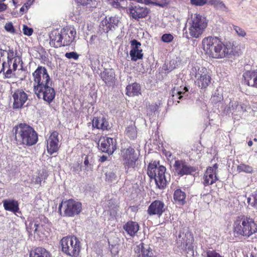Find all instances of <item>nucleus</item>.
I'll return each instance as SVG.
<instances>
[{"mask_svg":"<svg viewBox=\"0 0 257 257\" xmlns=\"http://www.w3.org/2000/svg\"><path fill=\"white\" fill-rule=\"evenodd\" d=\"M33 91L37 97L49 104L55 98L56 92L52 81L45 67L38 66L32 73Z\"/></svg>","mask_w":257,"mask_h":257,"instance_id":"nucleus-1","label":"nucleus"},{"mask_svg":"<svg viewBox=\"0 0 257 257\" xmlns=\"http://www.w3.org/2000/svg\"><path fill=\"white\" fill-rule=\"evenodd\" d=\"M202 44L206 54L212 58L222 59L234 55L231 46L224 44L217 37H205L202 40Z\"/></svg>","mask_w":257,"mask_h":257,"instance_id":"nucleus-2","label":"nucleus"},{"mask_svg":"<svg viewBox=\"0 0 257 257\" xmlns=\"http://www.w3.org/2000/svg\"><path fill=\"white\" fill-rule=\"evenodd\" d=\"M12 132L18 145L30 147L38 142V134L33 127L25 123H20L15 125Z\"/></svg>","mask_w":257,"mask_h":257,"instance_id":"nucleus-3","label":"nucleus"},{"mask_svg":"<svg viewBox=\"0 0 257 257\" xmlns=\"http://www.w3.org/2000/svg\"><path fill=\"white\" fill-rule=\"evenodd\" d=\"M166 171V167L161 165L159 161H152L148 166V175L151 179L155 180L157 187L161 190L164 189L167 186Z\"/></svg>","mask_w":257,"mask_h":257,"instance_id":"nucleus-4","label":"nucleus"},{"mask_svg":"<svg viewBox=\"0 0 257 257\" xmlns=\"http://www.w3.org/2000/svg\"><path fill=\"white\" fill-rule=\"evenodd\" d=\"M190 74L195 78V84L200 89L205 90L211 82V77L205 67L194 66Z\"/></svg>","mask_w":257,"mask_h":257,"instance_id":"nucleus-5","label":"nucleus"},{"mask_svg":"<svg viewBox=\"0 0 257 257\" xmlns=\"http://www.w3.org/2000/svg\"><path fill=\"white\" fill-rule=\"evenodd\" d=\"M62 251L71 256L78 255L80 250V242L74 236L63 237L60 241Z\"/></svg>","mask_w":257,"mask_h":257,"instance_id":"nucleus-6","label":"nucleus"},{"mask_svg":"<svg viewBox=\"0 0 257 257\" xmlns=\"http://www.w3.org/2000/svg\"><path fill=\"white\" fill-rule=\"evenodd\" d=\"M189 33L191 38H198L203 34L207 26L205 18L196 14L189 23Z\"/></svg>","mask_w":257,"mask_h":257,"instance_id":"nucleus-7","label":"nucleus"},{"mask_svg":"<svg viewBox=\"0 0 257 257\" xmlns=\"http://www.w3.org/2000/svg\"><path fill=\"white\" fill-rule=\"evenodd\" d=\"M29 91L25 88L13 89L11 88L10 93L13 100V108L14 109H21L26 105L25 103L29 99Z\"/></svg>","mask_w":257,"mask_h":257,"instance_id":"nucleus-8","label":"nucleus"},{"mask_svg":"<svg viewBox=\"0 0 257 257\" xmlns=\"http://www.w3.org/2000/svg\"><path fill=\"white\" fill-rule=\"evenodd\" d=\"M121 156L123 161V165L126 172L134 169L137 166L139 156L134 148L129 147L121 150Z\"/></svg>","mask_w":257,"mask_h":257,"instance_id":"nucleus-9","label":"nucleus"},{"mask_svg":"<svg viewBox=\"0 0 257 257\" xmlns=\"http://www.w3.org/2000/svg\"><path fill=\"white\" fill-rule=\"evenodd\" d=\"M175 173L180 176L192 175L196 168L190 165L185 160H176L173 165Z\"/></svg>","mask_w":257,"mask_h":257,"instance_id":"nucleus-10","label":"nucleus"},{"mask_svg":"<svg viewBox=\"0 0 257 257\" xmlns=\"http://www.w3.org/2000/svg\"><path fill=\"white\" fill-rule=\"evenodd\" d=\"M98 145L100 150L109 155L113 154L116 149V140L106 136L101 137Z\"/></svg>","mask_w":257,"mask_h":257,"instance_id":"nucleus-11","label":"nucleus"},{"mask_svg":"<svg viewBox=\"0 0 257 257\" xmlns=\"http://www.w3.org/2000/svg\"><path fill=\"white\" fill-rule=\"evenodd\" d=\"M177 243L183 248L190 251L192 254L194 253L193 246L192 244L194 241V238L192 233L187 231L185 233L181 231L178 235L177 239Z\"/></svg>","mask_w":257,"mask_h":257,"instance_id":"nucleus-12","label":"nucleus"},{"mask_svg":"<svg viewBox=\"0 0 257 257\" xmlns=\"http://www.w3.org/2000/svg\"><path fill=\"white\" fill-rule=\"evenodd\" d=\"M47 150L50 155L58 152L59 149V133L57 131H53L50 132L48 138L46 140Z\"/></svg>","mask_w":257,"mask_h":257,"instance_id":"nucleus-13","label":"nucleus"},{"mask_svg":"<svg viewBox=\"0 0 257 257\" xmlns=\"http://www.w3.org/2000/svg\"><path fill=\"white\" fill-rule=\"evenodd\" d=\"M218 168V165L215 164L212 167H207L205 172L203 179L202 183L205 186L212 185L218 180L217 177L216 171Z\"/></svg>","mask_w":257,"mask_h":257,"instance_id":"nucleus-14","label":"nucleus"},{"mask_svg":"<svg viewBox=\"0 0 257 257\" xmlns=\"http://www.w3.org/2000/svg\"><path fill=\"white\" fill-rule=\"evenodd\" d=\"M76 32L74 28L65 27L61 30L62 47L70 46L74 41Z\"/></svg>","mask_w":257,"mask_h":257,"instance_id":"nucleus-15","label":"nucleus"},{"mask_svg":"<svg viewBox=\"0 0 257 257\" xmlns=\"http://www.w3.org/2000/svg\"><path fill=\"white\" fill-rule=\"evenodd\" d=\"M119 20L115 16L106 17L102 20L100 25V28L103 32L108 33L110 31L115 30L118 27Z\"/></svg>","mask_w":257,"mask_h":257,"instance_id":"nucleus-16","label":"nucleus"},{"mask_svg":"<svg viewBox=\"0 0 257 257\" xmlns=\"http://www.w3.org/2000/svg\"><path fill=\"white\" fill-rule=\"evenodd\" d=\"M243 222L244 224V236L248 237L257 231V226L253 220L250 217L245 215L243 216Z\"/></svg>","mask_w":257,"mask_h":257,"instance_id":"nucleus-17","label":"nucleus"},{"mask_svg":"<svg viewBox=\"0 0 257 257\" xmlns=\"http://www.w3.org/2000/svg\"><path fill=\"white\" fill-rule=\"evenodd\" d=\"M132 49L130 51V54L132 60L137 61L139 59H142L143 58V50L139 49L141 46V44L137 40L134 39L131 42Z\"/></svg>","mask_w":257,"mask_h":257,"instance_id":"nucleus-18","label":"nucleus"},{"mask_svg":"<svg viewBox=\"0 0 257 257\" xmlns=\"http://www.w3.org/2000/svg\"><path fill=\"white\" fill-rule=\"evenodd\" d=\"M130 12L133 18L139 20L146 18L149 13V9L146 7L135 6L130 8Z\"/></svg>","mask_w":257,"mask_h":257,"instance_id":"nucleus-19","label":"nucleus"},{"mask_svg":"<svg viewBox=\"0 0 257 257\" xmlns=\"http://www.w3.org/2000/svg\"><path fill=\"white\" fill-rule=\"evenodd\" d=\"M100 76L107 86H111L115 81V74L113 69H104L101 72Z\"/></svg>","mask_w":257,"mask_h":257,"instance_id":"nucleus-20","label":"nucleus"},{"mask_svg":"<svg viewBox=\"0 0 257 257\" xmlns=\"http://www.w3.org/2000/svg\"><path fill=\"white\" fill-rule=\"evenodd\" d=\"M243 77L246 85L257 88V71H247L243 73Z\"/></svg>","mask_w":257,"mask_h":257,"instance_id":"nucleus-21","label":"nucleus"},{"mask_svg":"<svg viewBox=\"0 0 257 257\" xmlns=\"http://www.w3.org/2000/svg\"><path fill=\"white\" fill-rule=\"evenodd\" d=\"M50 45L54 48L62 47V39L61 37V31L54 30L49 34Z\"/></svg>","mask_w":257,"mask_h":257,"instance_id":"nucleus-22","label":"nucleus"},{"mask_svg":"<svg viewBox=\"0 0 257 257\" xmlns=\"http://www.w3.org/2000/svg\"><path fill=\"white\" fill-rule=\"evenodd\" d=\"M92 127L102 131H108L110 128L108 122L104 117H94L92 120Z\"/></svg>","mask_w":257,"mask_h":257,"instance_id":"nucleus-23","label":"nucleus"},{"mask_svg":"<svg viewBox=\"0 0 257 257\" xmlns=\"http://www.w3.org/2000/svg\"><path fill=\"white\" fill-rule=\"evenodd\" d=\"M243 216H244V215L237 216L233 223L234 232L237 235L244 236V222H243Z\"/></svg>","mask_w":257,"mask_h":257,"instance_id":"nucleus-24","label":"nucleus"},{"mask_svg":"<svg viewBox=\"0 0 257 257\" xmlns=\"http://www.w3.org/2000/svg\"><path fill=\"white\" fill-rule=\"evenodd\" d=\"M126 95L132 97L141 94V87L136 82L128 85L126 87Z\"/></svg>","mask_w":257,"mask_h":257,"instance_id":"nucleus-25","label":"nucleus"},{"mask_svg":"<svg viewBox=\"0 0 257 257\" xmlns=\"http://www.w3.org/2000/svg\"><path fill=\"white\" fill-rule=\"evenodd\" d=\"M186 194L181 189H176L173 194V198L176 204L184 205L186 203Z\"/></svg>","mask_w":257,"mask_h":257,"instance_id":"nucleus-26","label":"nucleus"},{"mask_svg":"<svg viewBox=\"0 0 257 257\" xmlns=\"http://www.w3.org/2000/svg\"><path fill=\"white\" fill-rule=\"evenodd\" d=\"M123 228L128 234L134 236L139 230V225L137 222L130 221L126 223Z\"/></svg>","mask_w":257,"mask_h":257,"instance_id":"nucleus-27","label":"nucleus"},{"mask_svg":"<svg viewBox=\"0 0 257 257\" xmlns=\"http://www.w3.org/2000/svg\"><path fill=\"white\" fill-rule=\"evenodd\" d=\"M138 251V257H152L153 256V252L150 247L144 243H141L137 246L136 251Z\"/></svg>","mask_w":257,"mask_h":257,"instance_id":"nucleus-28","label":"nucleus"},{"mask_svg":"<svg viewBox=\"0 0 257 257\" xmlns=\"http://www.w3.org/2000/svg\"><path fill=\"white\" fill-rule=\"evenodd\" d=\"M62 205H64L66 209H81L82 204L80 202L70 199L65 201L63 200L59 205L58 209H61Z\"/></svg>","mask_w":257,"mask_h":257,"instance_id":"nucleus-29","label":"nucleus"},{"mask_svg":"<svg viewBox=\"0 0 257 257\" xmlns=\"http://www.w3.org/2000/svg\"><path fill=\"white\" fill-rule=\"evenodd\" d=\"M18 67L16 59L8 60V63L5 62V74L7 77L10 78L13 75V72L15 71Z\"/></svg>","mask_w":257,"mask_h":257,"instance_id":"nucleus-30","label":"nucleus"},{"mask_svg":"<svg viewBox=\"0 0 257 257\" xmlns=\"http://www.w3.org/2000/svg\"><path fill=\"white\" fill-rule=\"evenodd\" d=\"M30 257H52L50 252L43 247H37L31 251Z\"/></svg>","mask_w":257,"mask_h":257,"instance_id":"nucleus-31","label":"nucleus"},{"mask_svg":"<svg viewBox=\"0 0 257 257\" xmlns=\"http://www.w3.org/2000/svg\"><path fill=\"white\" fill-rule=\"evenodd\" d=\"M187 91L188 88L186 87H184L183 88V90H181V89H179L178 88H176V87H174L171 90V94L173 99H181L183 97L182 94Z\"/></svg>","mask_w":257,"mask_h":257,"instance_id":"nucleus-32","label":"nucleus"},{"mask_svg":"<svg viewBox=\"0 0 257 257\" xmlns=\"http://www.w3.org/2000/svg\"><path fill=\"white\" fill-rule=\"evenodd\" d=\"M37 221L35 222L34 223H30L29 227H27V229L29 232H31V230H29V229L33 230L34 233L38 234L39 232H43L44 229V225L42 224L38 223Z\"/></svg>","mask_w":257,"mask_h":257,"instance_id":"nucleus-33","label":"nucleus"},{"mask_svg":"<svg viewBox=\"0 0 257 257\" xmlns=\"http://www.w3.org/2000/svg\"><path fill=\"white\" fill-rule=\"evenodd\" d=\"M5 209H19V203L14 200H5L3 201Z\"/></svg>","mask_w":257,"mask_h":257,"instance_id":"nucleus-34","label":"nucleus"},{"mask_svg":"<svg viewBox=\"0 0 257 257\" xmlns=\"http://www.w3.org/2000/svg\"><path fill=\"white\" fill-rule=\"evenodd\" d=\"M237 171L238 173H251L253 172V169L250 166L244 164H240L237 167Z\"/></svg>","mask_w":257,"mask_h":257,"instance_id":"nucleus-35","label":"nucleus"},{"mask_svg":"<svg viewBox=\"0 0 257 257\" xmlns=\"http://www.w3.org/2000/svg\"><path fill=\"white\" fill-rule=\"evenodd\" d=\"M207 4L213 6L217 9H224L225 6L222 1L221 0H207Z\"/></svg>","mask_w":257,"mask_h":257,"instance_id":"nucleus-36","label":"nucleus"},{"mask_svg":"<svg viewBox=\"0 0 257 257\" xmlns=\"http://www.w3.org/2000/svg\"><path fill=\"white\" fill-rule=\"evenodd\" d=\"M165 204L162 200H156L152 202L148 209H163Z\"/></svg>","mask_w":257,"mask_h":257,"instance_id":"nucleus-37","label":"nucleus"},{"mask_svg":"<svg viewBox=\"0 0 257 257\" xmlns=\"http://www.w3.org/2000/svg\"><path fill=\"white\" fill-rule=\"evenodd\" d=\"M125 134L130 139H134L137 136L135 128L133 126H128L125 130Z\"/></svg>","mask_w":257,"mask_h":257,"instance_id":"nucleus-38","label":"nucleus"},{"mask_svg":"<svg viewBox=\"0 0 257 257\" xmlns=\"http://www.w3.org/2000/svg\"><path fill=\"white\" fill-rule=\"evenodd\" d=\"M60 215L66 216H72L75 214H78L81 210H64V214H62V210H58Z\"/></svg>","mask_w":257,"mask_h":257,"instance_id":"nucleus-39","label":"nucleus"},{"mask_svg":"<svg viewBox=\"0 0 257 257\" xmlns=\"http://www.w3.org/2000/svg\"><path fill=\"white\" fill-rule=\"evenodd\" d=\"M223 100V97L222 96L218 95H213L210 98V102L214 106H217V104L221 102Z\"/></svg>","mask_w":257,"mask_h":257,"instance_id":"nucleus-40","label":"nucleus"},{"mask_svg":"<svg viewBox=\"0 0 257 257\" xmlns=\"http://www.w3.org/2000/svg\"><path fill=\"white\" fill-rule=\"evenodd\" d=\"M174 36L171 34H165L161 37V41L164 43H170L174 40Z\"/></svg>","mask_w":257,"mask_h":257,"instance_id":"nucleus-41","label":"nucleus"},{"mask_svg":"<svg viewBox=\"0 0 257 257\" xmlns=\"http://www.w3.org/2000/svg\"><path fill=\"white\" fill-rule=\"evenodd\" d=\"M48 177L47 173L46 171H43L40 173L38 177L36 178V183L41 185L43 180H45Z\"/></svg>","mask_w":257,"mask_h":257,"instance_id":"nucleus-42","label":"nucleus"},{"mask_svg":"<svg viewBox=\"0 0 257 257\" xmlns=\"http://www.w3.org/2000/svg\"><path fill=\"white\" fill-rule=\"evenodd\" d=\"M106 3L110 5L113 8L120 9L121 8V5L119 2V0H105Z\"/></svg>","mask_w":257,"mask_h":257,"instance_id":"nucleus-43","label":"nucleus"},{"mask_svg":"<svg viewBox=\"0 0 257 257\" xmlns=\"http://www.w3.org/2000/svg\"><path fill=\"white\" fill-rule=\"evenodd\" d=\"M207 3V0H190V4L194 6H203Z\"/></svg>","mask_w":257,"mask_h":257,"instance_id":"nucleus-44","label":"nucleus"},{"mask_svg":"<svg viewBox=\"0 0 257 257\" xmlns=\"http://www.w3.org/2000/svg\"><path fill=\"white\" fill-rule=\"evenodd\" d=\"M233 28L239 36L244 37L246 36V34L245 31L240 27L234 26Z\"/></svg>","mask_w":257,"mask_h":257,"instance_id":"nucleus-45","label":"nucleus"},{"mask_svg":"<svg viewBox=\"0 0 257 257\" xmlns=\"http://www.w3.org/2000/svg\"><path fill=\"white\" fill-rule=\"evenodd\" d=\"M65 57L68 59H73L77 60L79 58V55L75 52H68L65 54Z\"/></svg>","mask_w":257,"mask_h":257,"instance_id":"nucleus-46","label":"nucleus"},{"mask_svg":"<svg viewBox=\"0 0 257 257\" xmlns=\"http://www.w3.org/2000/svg\"><path fill=\"white\" fill-rule=\"evenodd\" d=\"M5 51L0 49V71H3L4 72L5 71V62L3 60H1V57L4 56Z\"/></svg>","mask_w":257,"mask_h":257,"instance_id":"nucleus-47","label":"nucleus"},{"mask_svg":"<svg viewBox=\"0 0 257 257\" xmlns=\"http://www.w3.org/2000/svg\"><path fill=\"white\" fill-rule=\"evenodd\" d=\"M23 31L24 34L28 36H31L33 33V29L26 25H24Z\"/></svg>","mask_w":257,"mask_h":257,"instance_id":"nucleus-48","label":"nucleus"},{"mask_svg":"<svg viewBox=\"0 0 257 257\" xmlns=\"http://www.w3.org/2000/svg\"><path fill=\"white\" fill-rule=\"evenodd\" d=\"M31 5V3L27 2L25 3L20 9V13L23 15L24 13H26L29 9L30 8V7Z\"/></svg>","mask_w":257,"mask_h":257,"instance_id":"nucleus-49","label":"nucleus"},{"mask_svg":"<svg viewBox=\"0 0 257 257\" xmlns=\"http://www.w3.org/2000/svg\"><path fill=\"white\" fill-rule=\"evenodd\" d=\"M207 257H222L215 250H208L206 251Z\"/></svg>","mask_w":257,"mask_h":257,"instance_id":"nucleus-50","label":"nucleus"},{"mask_svg":"<svg viewBox=\"0 0 257 257\" xmlns=\"http://www.w3.org/2000/svg\"><path fill=\"white\" fill-rule=\"evenodd\" d=\"M159 105L160 104H158L157 103H153L149 105L148 108L151 112H155L159 109Z\"/></svg>","mask_w":257,"mask_h":257,"instance_id":"nucleus-51","label":"nucleus"},{"mask_svg":"<svg viewBox=\"0 0 257 257\" xmlns=\"http://www.w3.org/2000/svg\"><path fill=\"white\" fill-rule=\"evenodd\" d=\"M165 210H148V213L150 215L157 214L161 216Z\"/></svg>","mask_w":257,"mask_h":257,"instance_id":"nucleus-52","label":"nucleus"},{"mask_svg":"<svg viewBox=\"0 0 257 257\" xmlns=\"http://www.w3.org/2000/svg\"><path fill=\"white\" fill-rule=\"evenodd\" d=\"M143 3H144L146 5H149V4H151L154 6H159V7H162V8L164 7V6H165L163 4L159 3L158 2H151L150 0H143Z\"/></svg>","mask_w":257,"mask_h":257,"instance_id":"nucleus-53","label":"nucleus"},{"mask_svg":"<svg viewBox=\"0 0 257 257\" xmlns=\"http://www.w3.org/2000/svg\"><path fill=\"white\" fill-rule=\"evenodd\" d=\"M84 164L85 167H86V170H92V165L89 162L88 156H86L85 158Z\"/></svg>","mask_w":257,"mask_h":257,"instance_id":"nucleus-54","label":"nucleus"},{"mask_svg":"<svg viewBox=\"0 0 257 257\" xmlns=\"http://www.w3.org/2000/svg\"><path fill=\"white\" fill-rule=\"evenodd\" d=\"M6 30L9 32L14 31V28L12 23H7L5 26Z\"/></svg>","mask_w":257,"mask_h":257,"instance_id":"nucleus-55","label":"nucleus"},{"mask_svg":"<svg viewBox=\"0 0 257 257\" xmlns=\"http://www.w3.org/2000/svg\"><path fill=\"white\" fill-rule=\"evenodd\" d=\"M92 0H77V2L83 6H86L90 4Z\"/></svg>","mask_w":257,"mask_h":257,"instance_id":"nucleus-56","label":"nucleus"},{"mask_svg":"<svg viewBox=\"0 0 257 257\" xmlns=\"http://www.w3.org/2000/svg\"><path fill=\"white\" fill-rule=\"evenodd\" d=\"M103 213L104 215L110 214V216H114L116 212L115 210H106L104 211Z\"/></svg>","mask_w":257,"mask_h":257,"instance_id":"nucleus-57","label":"nucleus"},{"mask_svg":"<svg viewBox=\"0 0 257 257\" xmlns=\"http://www.w3.org/2000/svg\"><path fill=\"white\" fill-rule=\"evenodd\" d=\"M8 6L4 3H0V13L5 11L7 9Z\"/></svg>","mask_w":257,"mask_h":257,"instance_id":"nucleus-58","label":"nucleus"},{"mask_svg":"<svg viewBox=\"0 0 257 257\" xmlns=\"http://www.w3.org/2000/svg\"><path fill=\"white\" fill-rule=\"evenodd\" d=\"M14 51L13 50H9L8 53V60L13 59Z\"/></svg>","mask_w":257,"mask_h":257,"instance_id":"nucleus-59","label":"nucleus"},{"mask_svg":"<svg viewBox=\"0 0 257 257\" xmlns=\"http://www.w3.org/2000/svg\"><path fill=\"white\" fill-rule=\"evenodd\" d=\"M107 159V157L104 155L102 156L99 159V161L101 163H103L106 161Z\"/></svg>","mask_w":257,"mask_h":257,"instance_id":"nucleus-60","label":"nucleus"},{"mask_svg":"<svg viewBox=\"0 0 257 257\" xmlns=\"http://www.w3.org/2000/svg\"><path fill=\"white\" fill-rule=\"evenodd\" d=\"M9 210L12 211L13 213H14L15 214H16L17 216H19V214H21V212L20 211V210Z\"/></svg>","mask_w":257,"mask_h":257,"instance_id":"nucleus-61","label":"nucleus"},{"mask_svg":"<svg viewBox=\"0 0 257 257\" xmlns=\"http://www.w3.org/2000/svg\"><path fill=\"white\" fill-rule=\"evenodd\" d=\"M166 156L168 157V158H170L172 156V154L170 152H167L165 154Z\"/></svg>","mask_w":257,"mask_h":257,"instance_id":"nucleus-62","label":"nucleus"},{"mask_svg":"<svg viewBox=\"0 0 257 257\" xmlns=\"http://www.w3.org/2000/svg\"><path fill=\"white\" fill-rule=\"evenodd\" d=\"M247 144L249 147H251L252 146L253 143L252 142L251 140H250L248 142Z\"/></svg>","mask_w":257,"mask_h":257,"instance_id":"nucleus-63","label":"nucleus"},{"mask_svg":"<svg viewBox=\"0 0 257 257\" xmlns=\"http://www.w3.org/2000/svg\"><path fill=\"white\" fill-rule=\"evenodd\" d=\"M254 203L257 204V195L254 196Z\"/></svg>","mask_w":257,"mask_h":257,"instance_id":"nucleus-64","label":"nucleus"}]
</instances>
